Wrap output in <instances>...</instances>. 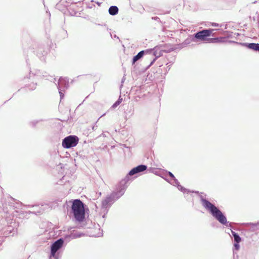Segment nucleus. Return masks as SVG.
Wrapping results in <instances>:
<instances>
[{"mask_svg": "<svg viewBox=\"0 0 259 259\" xmlns=\"http://www.w3.org/2000/svg\"><path fill=\"white\" fill-rule=\"evenodd\" d=\"M118 8L116 6H110L108 9V12L110 15L112 16H115L118 13Z\"/></svg>", "mask_w": 259, "mask_h": 259, "instance_id": "dca6fc26", "label": "nucleus"}, {"mask_svg": "<svg viewBox=\"0 0 259 259\" xmlns=\"http://www.w3.org/2000/svg\"><path fill=\"white\" fill-rule=\"evenodd\" d=\"M166 45H167L168 47H167L165 48V50H168V48H169V47H171L170 45H167V44H166Z\"/></svg>", "mask_w": 259, "mask_h": 259, "instance_id": "58836bf2", "label": "nucleus"}, {"mask_svg": "<svg viewBox=\"0 0 259 259\" xmlns=\"http://www.w3.org/2000/svg\"><path fill=\"white\" fill-rule=\"evenodd\" d=\"M219 29H204L198 31L197 32L193 34V40L195 42L198 41H204L208 40L207 37L210 36H214V34L212 33V32L214 30H219Z\"/></svg>", "mask_w": 259, "mask_h": 259, "instance_id": "1a4fd4ad", "label": "nucleus"}, {"mask_svg": "<svg viewBox=\"0 0 259 259\" xmlns=\"http://www.w3.org/2000/svg\"><path fill=\"white\" fill-rule=\"evenodd\" d=\"M234 241V242H238V241H241V238L240 237V236L238 235V233H236L234 236H233Z\"/></svg>", "mask_w": 259, "mask_h": 259, "instance_id": "b1692460", "label": "nucleus"}, {"mask_svg": "<svg viewBox=\"0 0 259 259\" xmlns=\"http://www.w3.org/2000/svg\"><path fill=\"white\" fill-rule=\"evenodd\" d=\"M84 204L79 199L72 201L71 213L75 220L79 223L82 222L85 219Z\"/></svg>", "mask_w": 259, "mask_h": 259, "instance_id": "20e7f679", "label": "nucleus"}, {"mask_svg": "<svg viewBox=\"0 0 259 259\" xmlns=\"http://www.w3.org/2000/svg\"><path fill=\"white\" fill-rule=\"evenodd\" d=\"M164 176H161L167 182L171 184V185L176 186L177 188L182 192L184 194H188L190 192L195 193L196 194H199V191H192L191 192L189 190L184 188L181 186L178 181V180L175 178V176L170 171L167 170L165 172Z\"/></svg>", "mask_w": 259, "mask_h": 259, "instance_id": "0eeeda50", "label": "nucleus"}, {"mask_svg": "<svg viewBox=\"0 0 259 259\" xmlns=\"http://www.w3.org/2000/svg\"><path fill=\"white\" fill-rule=\"evenodd\" d=\"M224 38L222 37H214V38H209L208 39V40L209 42L212 43H217V42H223V39Z\"/></svg>", "mask_w": 259, "mask_h": 259, "instance_id": "aec40b11", "label": "nucleus"}, {"mask_svg": "<svg viewBox=\"0 0 259 259\" xmlns=\"http://www.w3.org/2000/svg\"><path fill=\"white\" fill-rule=\"evenodd\" d=\"M76 3H73L71 0H60L56 5V8L60 11L63 12L65 11L68 6L72 4H76ZM68 11L70 12V15L72 16L75 15L77 14V12L74 11L71 7L68 9Z\"/></svg>", "mask_w": 259, "mask_h": 259, "instance_id": "9b49d317", "label": "nucleus"}, {"mask_svg": "<svg viewBox=\"0 0 259 259\" xmlns=\"http://www.w3.org/2000/svg\"><path fill=\"white\" fill-rule=\"evenodd\" d=\"M39 74L40 75V76L42 75L43 77H47V76L46 72L41 73L40 72V73Z\"/></svg>", "mask_w": 259, "mask_h": 259, "instance_id": "2f4dec72", "label": "nucleus"}, {"mask_svg": "<svg viewBox=\"0 0 259 259\" xmlns=\"http://www.w3.org/2000/svg\"><path fill=\"white\" fill-rule=\"evenodd\" d=\"M65 240L60 238L53 242L50 245L49 259H61L63 252Z\"/></svg>", "mask_w": 259, "mask_h": 259, "instance_id": "39448f33", "label": "nucleus"}, {"mask_svg": "<svg viewBox=\"0 0 259 259\" xmlns=\"http://www.w3.org/2000/svg\"><path fill=\"white\" fill-rule=\"evenodd\" d=\"M152 19L154 20H159V18L158 17H154L152 18Z\"/></svg>", "mask_w": 259, "mask_h": 259, "instance_id": "72a5a7b5", "label": "nucleus"}, {"mask_svg": "<svg viewBox=\"0 0 259 259\" xmlns=\"http://www.w3.org/2000/svg\"><path fill=\"white\" fill-rule=\"evenodd\" d=\"M230 42L234 43L245 47L248 49L252 50L254 51L257 52L259 48V44L258 43H247V42H238L235 41H229Z\"/></svg>", "mask_w": 259, "mask_h": 259, "instance_id": "ddd939ff", "label": "nucleus"}, {"mask_svg": "<svg viewBox=\"0 0 259 259\" xmlns=\"http://www.w3.org/2000/svg\"><path fill=\"white\" fill-rule=\"evenodd\" d=\"M123 81H124V79L123 78V79H122L121 82L122 83V82H123Z\"/></svg>", "mask_w": 259, "mask_h": 259, "instance_id": "49530a36", "label": "nucleus"}, {"mask_svg": "<svg viewBox=\"0 0 259 259\" xmlns=\"http://www.w3.org/2000/svg\"><path fill=\"white\" fill-rule=\"evenodd\" d=\"M84 233H80L79 232H74V231H73L71 233L69 236L72 239H75V238L81 237V236H84Z\"/></svg>", "mask_w": 259, "mask_h": 259, "instance_id": "a211bd4d", "label": "nucleus"}, {"mask_svg": "<svg viewBox=\"0 0 259 259\" xmlns=\"http://www.w3.org/2000/svg\"><path fill=\"white\" fill-rule=\"evenodd\" d=\"M114 37H117V38H119V37L117 36L116 35H114Z\"/></svg>", "mask_w": 259, "mask_h": 259, "instance_id": "a18cd8bd", "label": "nucleus"}, {"mask_svg": "<svg viewBox=\"0 0 259 259\" xmlns=\"http://www.w3.org/2000/svg\"><path fill=\"white\" fill-rule=\"evenodd\" d=\"M257 25L259 28V17H258V21H257Z\"/></svg>", "mask_w": 259, "mask_h": 259, "instance_id": "79ce46f5", "label": "nucleus"}, {"mask_svg": "<svg viewBox=\"0 0 259 259\" xmlns=\"http://www.w3.org/2000/svg\"><path fill=\"white\" fill-rule=\"evenodd\" d=\"M168 47L166 44L160 45L155 47L153 49H150L151 51L149 52V54H151L155 56V58L151 61L148 67L152 66L155 61L159 57L163 55V53H169L174 51V48L172 47H169L168 50H165V48Z\"/></svg>", "mask_w": 259, "mask_h": 259, "instance_id": "6e6552de", "label": "nucleus"}, {"mask_svg": "<svg viewBox=\"0 0 259 259\" xmlns=\"http://www.w3.org/2000/svg\"><path fill=\"white\" fill-rule=\"evenodd\" d=\"M3 188L0 186V192L2 193H3Z\"/></svg>", "mask_w": 259, "mask_h": 259, "instance_id": "4c0bfd02", "label": "nucleus"}, {"mask_svg": "<svg viewBox=\"0 0 259 259\" xmlns=\"http://www.w3.org/2000/svg\"><path fill=\"white\" fill-rule=\"evenodd\" d=\"M193 35H190L188 38L186 39L184 42L182 44V45L183 46H186L187 45H189L191 42H195L194 40H193Z\"/></svg>", "mask_w": 259, "mask_h": 259, "instance_id": "6ab92c4d", "label": "nucleus"}, {"mask_svg": "<svg viewBox=\"0 0 259 259\" xmlns=\"http://www.w3.org/2000/svg\"><path fill=\"white\" fill-rule=\"evenodd\" d=\"M202 194V193H201ZM202 206L211 214V215L221 224L227 227H231L232 223L228 222L226 216L219 207L211 203L202 194L199 195Z\"/></svg>", "mask_w": 259, "mask_h": 259, "instance_id": "f03ea898", "label": "nucleus"}, {"mask_svg": "<svg viewBox=\"0 0 259 259\" xmlns=\"http://www.w3.org/2000/svg\"><path fill=\"white\" fill-rule=\"evenodd\" d=\"M87 7L89 9H92L93 8V7H95V5L94 4H91L90 3H87Z\"/></svg>", "mask_w": 259, "mask_h": 259, "instance_id": "cd10ccee", "label": "nucleus"}, {"mask_svg": "<svg viewBox=\"0 0 259 259\" xmlns=\"http://www.w3.org/2000/svg\"><path fill=\"white\" fill-rule=\"evenodd\" d=\"M101 136H102V137H106V134H105L104 133H102L101 134V135H100V136H99V137H101Z\"/></svg>", "mask_w": 259, "mask_h": 259, "instance_id": "c9c22d12", "label": "nucleus"}, {"mask_svg": "<svg viewBox=\"0 0 259 259\" xmlns=\"http://www.w3.org/2000/svg\"><path fill=\"white\" fill-rule=\"evenodd\" d=\"M42 121H44V120L42 119L38 120H33L32 121H30L29 124L31 127H35L36 126L37 124Z\"/></svg>", "mask_w": 259, "mask_h": 259, "instance_id": "412c9836", "label": "nucleus"}, {"mask_svg": "<svg viewBox=\"0 0 259 259\" xmlns=\"http://www.w3.org/2000/svg\"><path fill=\"white\" fill-rule=\"evenodd\" d=\"M152 50H145L139 52L136 55L134 56L132 59V65H134L137 61L142 58L144 55L149 54V52Z\"/></svg>", "mask_w": 259, "mask_h": 259, "instance_id": "2eb2a0df", "label": "nucleus"}, {"mask_svg": "<svg viewBox=\"0 0 259 259\" xmlns=\"http://www.w3.org/2000/svg\"><path fill=\"white\" fill-rule=\"evenodd\" d=\"M29 212L36 214L37 213H41V210H37V211H29Z\"/></svg>", "mask_w": 259, "mask_h": 259, "instance_id": "c756f323", "label": "nucleus"}, {"mask_svg": "<svg viewBox=\"0 0 259 259\" xmlns=\"http://www.w3.org/2000/svg\"><path fill=\"white\" fill-rule=\"evenodd\" d=\"M147 168V166L145 164H140L133 168L119 183L122 186L125 187V189L126 190L130 182H132L135 178L138 177V176L135 175H139L141 172L146 170Z\"/></svg>", "mask_w": 259, "mask_h": 259, "instance_id": "423d86ee", "label": "nucleus"}, {"mask_svg": "<svg viewBox=\"0 0 259 259\" xmlns=\"http://www.w3.org/2000/svg\"><path fill=\"white\" fill-rule=\"evenodd\" d=\"M36 83L32 82V83L28 85V88L30 90H34L36 88Z\"/></svg>", "mask_w": 259, "mask_h": 259, "instance_id": "393cba45", "label": "nucleus"}, {"mask_svg": "<svg viewBox=\"0 0 259 259\" xmlns=\"http://www.w3.org/2000/svg\"><path fill=\"white\" fill-rule=\"evenodd\" d=\"M101 212L103 213V214L102 215V218L105 219L106 218V214H107L108 212H106L105 210L101 209Z\"/></svg>", "mask_w": 259, "mask_h": 259, "instance_id": "bb28decb", "label": "nucleus"}, {"mask_svg": "<svg viewBox=\"0 0 259 259\" xmlns=\"http://www.w3.org/2000/svg\"><path fill=\"white\" fill-rule=\"evenodd\" d=\"M79 142V138L75 135H69L64 138L62 142L64 148L70 149L75 147Z\"/></svg>", "mask_w": 259, "mask_h": 259, "instance_id": "9d476101", "label": "nucleus"}, {"mask_svg": "<svg viewBox=\"0 0 259 259\" xmlns=\"http://www.w3.org/2000/svg\"><path fill=\"white\" fill-rule=\"evenodd\" d=\"M93 2H95V3H96V2H95V1H94V0H91V3H93Z\"/></svg>", "mask_w": 259, "mask_h": 259, "instance_id": "37998d69", "label": "nucleus"}, {"mask_svg": "<svg viewBox=\"0 0 259 259\" xmlns=\"http://www.w3.org/2000/svg\"><path fill=\"white\" fill-rule=\"evenodd\" d=\"M96 3L98 5V6H100L102 3H100V2H96Z\"/></svg>", "mask_w": 259, "mask_h": 259, "instance_id": "e433bc0d", "label": "nucleus"}, {"mask_svg": "<svg viewBox=\"0 0 259 259\" xmlns=\"http://www.w3.org/2000/svg\"><path fill=\"white\" fill-rule=\"evenodd\" d=\"M247 231V230H246V229H243V230H242V233H243V232H245V231Z\"/></svg>", "mask_w": 259, "mask_h": 259, "instance_id": "a19ab883", "label": "nucleus"}, {"mask_svg": "<svg viewBox=\"0 0 259 259\" xmlns=\"http://www.w3.org/2000/svg\"><path fill=\"white\" fill-rule=\"evenodd\" d=\"M211 25L214 27L220 26V24L217 23H212ZM220 26H221V25H220Z\"/></svg>", "mask_w": 259, "mask_h": 259, "instance_id": "7c9ffc66", "label": "nucleus"}, {"mask_svg": "<svg viewBox=\"0 0 259 259\" xmlns=\"http://www.w3.org/2000/svg\"><path fill=\"white\" fill-rule=\"evenodd\" d=\"M122 101V98H121L120 97H119L118 99L112 105L111 107L112 108H115L121 103Z\"/></svg>", "mask_w": 259, "mask_h": 259, "instance_id": "4be33fe9", "label": "nucleus"}, {"mask_svg": "<svg viewBox=\"0 0 259 259\" xmlns=\"http://www.w3.org/2000/svg\"><path fill=\"white\" fill-rule=\"evenodd\" d=\"M172 64V63H171V62H169L166 64V65H167V66L166 68V72L165 73V74H166L168 72V71L170 70V66H171Z\"/></svg>", "mask_w": 259, "mask_h": 259, "instance_id": "a878e982", "label": "nucleus"}, {"mask_svg": "<svg viewBox=\"0 0 259 259\" xmlns=\"http://www.w3.org/2000/svg\"><path fill=\"white\" fill-rule=\"evenodd\" d=\"M64 32H65V34H66V35H67V31L64 30Z\"/></svg>", "mask_w": 259, "mask_h": 259, "instance_id": "c03bdc74", "label": "nucleus"}, {"mask_svg": "<svg viewBox=\"0 0 259 259\" xmlns=\"http://www.w3.org/2000/svg\"><path fill=\"white\" fill-rule=\"evenodd\" d=\"M57 87L59 90L60 99L62 100L64 97L63 92L69 87L68 78L67 77H60L58 81Z\"/></svg>", "mask_w": 259, "mask_h": 259, "instance_id": "f8f14e48", "label": "nucleus"}, {"mask_svg": "<svg viewBox=\"0 0 259 259\" xmlns=\"http://www.w3.org/2000/svg\"><path fill=\"white\" fill-rule=\"evenodd\" d=\"M231 234L232 235V236H234L235 234H236L237 233H236L235 231L231 230Z\"/></svg>", "mask_w": 259, "mask_h": 259, "instance_id": "473e14b6", "label": "nucleus"}, {"mask_svg": "<svg viewBox=\"0 0 259 259\" xmlns=\"http://www.w3.org/2000/svg\"><path fill=\"white\" fill-rule=\"evenodd\" d=\"M76 227L77 228H80V227L76 226Z\"/></svg>", "mask_w": 259, "mask_h": 259, "instance_id": "de8ad7c7", "label": "nucleus"}, {"mask_svg": "<svg viewBox=\"0 0 259 259\" xmlns=\"http://www.w3.org/2000/svg\"><path fill=\"white\" fill-rule=\"evenodd\" d=\"M231 33H232V32H231ZM228 38H229V37H232V34H229L227 37Z\"/></svg>", "mask_w": 259, "mask_h": 259, "instance_id": "ea45409f", "label": "nucleus"}, {"mask_svg": "<svg viewBox=\"0 0 259 259\" xmlns=\"http://www.w3.org/2000/svg\"><path fill=\"white\" fill-rule=\"evenodd\" d=\"M40 73V71L38 70L35 74L32 73V75H33L34 76L38 77V76H40V75L39 74Z\"/></svg>", "mask_w": 259, "mask_h": 259, "instance_id": "c85d7f7f", "label": "nucleus"}, {"mask_svg": "<svg viewBox=\"0 0 259 259\" xmlns=\"http://www.w3.org/2000/svg\"><path fill=\"white\" fill-rule=\"evenodd\" d=\"M47 54V51L44 45H39L38 46L36 50V56L41 60L45 59V56Z\"/></svg>", "mask_w": 259, "mask_h": 259, "instance_id": "4468645a", "label": "nucleus"}, {"mask_svg": "<svg viewBox=\"0 0 259 259\" xmlns=\"http://www.w3.org/2000/svg\"><path fill=\"white\" fill-rule=\"evenodd\" d=\"M241 241H238V242H234V247L233 250L238 251L240 248V242Z\"/></svg>", "mask_w": 259, "mask_h": 259, "instance_id": "5701e85b", "label": "nucleus"}, {"mask_svg": "<svg viewBox=\"0 0 259 259\" xmlns=\"http://www.w3.org/2000/svg\"><path fill=\"white\" fill-rule=\"evenodd\" d=\"M1 202L3 207V212L7 225L2 228L0 234L2 237L14 236L17 233V228L18 224L13 220L14 212H18L16 209H20L22 203L13 198L10 196H7V199L1 198Z\"/></svg>", "mask_w": 259, "mask_h": 259, "instance_id": "f257e3e1", "label": "nucleus"}, {"mask_svg": "<svg viewBox=\"0 0 259 259\" xmlns=\"http://www.w3.org/2000/svg\"><path fill=\"white\" fill-rule=\"evenodd\" d=\"M125 187L122 186L118 183L115 189L110 195L107 196L101 203V209L105 210V212H108V210L114 202L120 198L125 192Z\"/></svg>", "mask_w": 259, "mask_h": 259, "instance_id": "7ed1b4c3", "label": "nucleus"}, {"mask_svg": "<svg viewBox=\"0 0 259 259\" xmlns=\"http://www.w3.org/2000/svg\"><path fill=\"white\" fill-rule=\"evenodd\" d=\"M97 125H96V124L93 126L92 129L93 130L95 131L97 129Z\"/></svg>", "mask_w": 259, "mask_h": 259, "instance_id": "f704fd0d", "label": "nucleus"}, {"mask_svg": "<svg viewBox=\"0 0 259 259\" xmlns=\"http://www.w3.org/2000/svg\"><path fill=\"white\" fill-rule=\"evenodd\" d=\"M245 225L246 226H250V230L252 232L259 230V222L256 223H247Z\"/></svg>", "mask_w": 259, "mask_h": 259, "instance_id": "f3484780", "label": "nucleus"}]
</instances>
